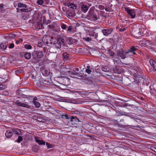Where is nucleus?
<instances>
[{"label": "nucleus", "instance_id": "1", "mask_svg": "<svg viewBox=\"0 0 156 156\" xmlns=\"http://www.w3.org/2000/svg\"><path fill=\"white\" fill-rule=\"evenodd\" d=\"M95 7L94 6L91 7L88 13L87 16L89 17L91 20L95 21L99 18L97 17L96 12V10H95Z\"/></svg>", "mask_w": 156, "mask_h": 156}, {"label": "nucleus", "instance_id": "2", "mask_svg": "<svg viewBox=\"0 0 156 156\" xmlns=\"http://www.w3.org/2000/svg\"><path fill=\"white\" fill-rule=\"evenodd\" d=\"M64 40L62 37H60L55 41H53V43L51 46L57 49H59L61 48V45L64 43Z\"/></svg>", "mask_w": 156, "mask_h": 156}, {"label": "nucleus", "instance_id": "3", "mask_svg": "<svg viewBox=\"0 0 156 156\" xmlns=\"http://www.w3.org/2000/svg\"><path fill=\"white\" fill-rule=\"evenodd\" d=\"M125 11L126 12L129 16L130 17L131 19L135 18L136 15V11L133 9H131L128 7L124 8Z\"/></svg>", "mask_w": 156, "mask_h": 156}, {"label": "nucleus", "instance_id": "4", "mask_svg": "<svg viewBox=\"0 0 156 156\" xmlns=\"http://www.w3.org/2000/svg\"><path fill=\"white\" fill-rule=\"evenodd\" d=\"M43 41L44 44L48 46H51L54 41V37H46L45 39Z\"/></svg>", "mask_w": 156, "mask_h": 156}, {"label": "nucleus", "instance_id": "5", "mask_svg": "<svg viewBox=\"0 0 156 156\" xmlns=\"http://www.w3.org/2000/svg\"><path fill=\"white\" fill-rule=\"evenodd\" d=\"M129 53V52L126 51L123 49H121L117 52V55L122 59H124L126 58L127 54Z\"/></svg>", "mask_w": 156, "mask_h": 156}, {"label": "nucleus", "instance_id": "6", "mask_svg": "<svg viewBox=\"0 0 156 156\" xmlns=\"http://www.w3.org/2000/svg\"><path fill=\"white\" fill-rule=\"evenodd\" d=\"M148 30L144 26H141L139 29L140 35V36L147 35Z\"/></svg>", "mask_w": 156, "mask_h": 156}, {"label": "nucleus", "instance_id": "7", "mask_svg": "<svg viewBox=\"0 0 156 156\" xmlns=\"http://www.w3.org/2000/svg\"><path fill=\"white\" fill-rule=\"evenodd\" d=\"M113 70L115 73L120 74L123 72L124 69L122 66H115L113 68Z\"/></svg>", "mask_w": 156, "mask_h": 156}, {"label": "nucleus", "instance_id": "8", "mask_svg": "<svg viewBox=\"0 0 156 156\" xmlns=\"http://www.w3.org/2000/svg\"><path fill=\"white\" fill-rule=\"evenodd\" d=\"M112 30L113 29L112 28H110L107 29H104L102 30V32L104 35L108 36L112 33Z\"/></svg>", "mask_w": 156, "mask_h": 156}, {"label": "nucleus", "instance_id": "9", "mask_svg": "<svg viewBox=\"0 0 156 156\" xmlns=\"http://www.w3.org/2000/svg\"><path fill=\"white\" fill-rule=\"evenodd\" d=\"M41 82H42V83H44V86L46 85H49L51 83V79L50 78H45V79L41 78Z\"/></svg>", "mask_w": 156, "mask_h": 156}, {"label": "nucleus", "instance_id": "10", "mask_svg": "<svg viewBox=\"0 0 156 156\" xmlns=\"http://www.w3.org/2000/svg\"><path fill=\"white\" fill-rule=\"evenodd\" d=\"M150 65L153 68V70L155 72L156 71V62L153 59H150L149 61Z\"/></svg>", "mask_w": 156, "mask_h": 156}, {"label": "nucleus", "instance_id": "11", "mask_svg": "<svg viewBox=\"0 0 156 156\" xmlns=\"http://www.w3.org/2000/svg\"><path fill=\"white\" fill-rule=\"evenodd\" d=\"M89 8V7L85 4H82L80 7L81 10L83 13H86L87 12Z\"/></svg>", "mask_w": 156, "mask_h": 156}, {"label": "nucleus", "instance_id": "12", "mask_svg": "<svg viewBox=\"0 0 156 156\" xmlns=\"http://www.w3.org/2000/svg\"><path fill=\"white\" fill-rule=\"evenodd\" d=\"M137 50V47L133 46L131 47L129 51H128V52H129H129L132 53L133 55H136V54L135 52V51Z\"/></svg>", "mask_w": 156, "mask_h": 156}, {"label": "nucleus", "instance_id": "13", "mask_svg": "<svg viewBox=\"0 0 156 156\" xmlns=\"http://www.w3.org/2000/svg\"><path fill=\"white\" fill-rule=\"evenodd\" d=\"M35 141L39 145H44L45 144V142L42 140H40L39 139V137L36 136L35 137Z\"/></svg>", "mask_w": 156, "mask_h": 156}, {"label": "nucleus", "instance_id": "14", "mask_svg": "<svg viewBox=\"0 0 156 156\" xmlns=\"http://www.w3.org/2000/svg\"><path fill=\"white\" fill-rule=\"evenodd\" d=\"M42 83V82H41V79L40 81L37 82V87L41 89L44 88L45 87L44 85V83Z\"/></svg>", "mask_w": 156, "mask_h": 156}, {"label": "nucleus", "instance_id": "15", "mask_svg": "<svg viewBox=\"0 0 156 156\" xmlns=\"http://www.w3.org/2000/svg\"><path fill=\"white\" fill-rule=\"evenodd\" d=\"M13 134L12 129V130H7L5 133V136L7 138L11 137Z\"/></svg>", "mask_w": 156, "mask_h": 156}, {"label": "nucleus", "instance_id": "16", "mask_svg": "<svg viewBox=\"0 0 156 156\" xmlns=\"http://www.w3.org/2000/svg\"><path fill=\"white\" fill-rule=\"evenodd\" d=\"M89 35L90 36L94 37L95 38L97 39V38L98 37V34L95 33L94 30H92L90 32Z\"/></svg>", "mask_w": 156, "mask_h": 156}, {"label": "nucleus", "instance_id": "17", "mask_svg": "<svg viewBox=\"0 0 156 156\" xmlns=\"http://www.w3.org/2000/svg\"><path fill=\"white\" fill-rule=\"evenodd\" d=\"M12 129V132L16 135H20L21 134V132L19 130L15 129Z\"/></svg>", "mask_w": 156, "mask_h": 156}, {"label": "nucleus", "instance_id": "18", "mask_svg": "<svg viewBox=\"0 0 156 156\" xmlns=\"http://www.w3.org/2000/svg\"><path fill=\"white\" fill-rule=\"evenodd\" d=\"M32 10L31 8H25L23 9H20V11L22 12H30Z\"/></svg>", "mask_w": 156, "mask_h": 156}, {"label": "nucleus", "instance_id": "19", "mask_svg": "<svg viewBox=\"0 0 156 156\" xmlns=\"http://www.w3.org/2000/svg\"><path fill=\"white\" fill-rule=\"evenodd\" d=\"M36 54L38 58H42L43 55V54L42 51H36Z\"/></svg>", "mask_w": 156, "mask_h": 156}, {"label": "nucleus", "instance_id": "20", "mask_svg": "<svg viewBox=\"0 0 156 156\" xmlns=\"http://www.w3.org/2000/svg\"><path fill=\"white\" fill-rule=\"evenodd\" d=\"M0 47L2 49L5 50L7 48V44L6 43L3 42L1 44Z\"/></svg>", "mask_w": 156, "mask_h": 156}, {"label": "nucleus", "instance_id": "21", "mask_svg": "<svg viewBox=\"0 0 156 156\" xmlns=\"http://www.w3.org/2000/svg\"><path fill=\"white\" fill-rule=\"evenodd\" d=\"M68 6L70 8H71L73 9H76V5L74 4H73L71 3H69L68 4Z\"/></svg>", "mask_w": 156, "mask_h": 156}, {"label": "nucleus", "instance_id": "22", "mask_svg": "<svg viewBox=\"0 0 156 156\" xmlns=\"http://www.w3.org/2000/svg\"><path fill=\"white\" fill-rule=\"evenodd\" d=\"M17 6L19 8H27V5L21 3V2H19L18 3Z\"/></svg>", "mask_w": 156, "mask_h": 156}, {"label": "nucleus", "instance_id": "23", "mask_svg": "<svg viewBox=\"0 0 156 156\" xmlns=\"http://www.w3.org/2000/svg\"><path fill=\"white\" fill-rule=\"evenodd\" d=\"M25 58L26 59L29 60L31 57V54L30 52H27L25 54Z\"/></svg>", "mask_w": 156, "mask_h": 156}, {"label": "nucleus", "instance_id": "24", "mask_svg": "<svg viewBox=\"0 0 156 156\" xmlns=\"http://www.w3.org/2000/svg\"><path fill=\"white\" fill-rule=\"evenodd\" d=\"M72 73L73 75L79 77H83V74L81 73L75 72L74 73Z\"/></svg>", "mask_w": 156, "mask_h": 156}, {"label": "nucleus", "instance_id": "25", "mask_svg": "<svg viewBox=\"0 0 156 156\" xmlns=\"http://www.w3.org/2000/svg\"><path fill=\"white\" fill-rule=\"evenodd\" d=\"M145 44L147 47H152L153 46V44L150 41H146L145 43Z\"/></svg>", "mask_w": 156, "mask_h": 156}, {"label": "nucleus", "instance_id": "26", "mask_svg": "<svg viewBox=\"0 0 156 156\" xmlns=\"http://www.w3.org/2000/svg\"><path fill=\"white\" fill-rule=\"evenodd\" d=\"M21 16L22 19L23 20H26L28 18V16L26 14L21 13Z\"/></svg>", "mask_w": 156, "mask_h": 156}, {"label": "nucleus", "instance_id": "27", "mask_svg": "<svg viewBox=\"0 0 156 156\" xmlns=\"http://www.w3.org/2000/svg\"><path fill=\"white\" fill-rule=\"evenodd\" d=\"M63 59L65 60H67L69 58V55L66 53H64L63 54Z\"/></svg>", "mask_w": 156, "mask_h": 156}, {"label": "nucleus", "instance_id": "28", "mask_svg": "<svg viewBox=\"0 0 156 156\" xmlns=\"http://www.w3.org/2000/svg\"><path fill=\"white\" fill-rule=\"evenodd\" d=\"M72 26H69L67 28V33L68 34H70L72 33Z\"/></svg>", "mask_w": 156, "mask_h": 156}, {"label": "nucleus", "instance_id": "29", "mask_svg": "<svg viewBox=\"0 0 156 156\" xmlns=\"http://www.w3.org/2000/svg\"><path fill=\"white\" fill-rule=\"evenodd\" d=\"M133 32L134 33V34L135 36H136V37H140V33L139 31H138V30H133Z\"/></svg>", "mask_w": 156, "mask_h": 156}, {"label": "nucleus", "instance_id": "30", "mask_svg": "<svg viewBox=\"0 0 156 156\" xmlns=\"http://www.w3.org/2000/svg\"><path fill=\"white\" fill-rule=\"evenodd\" d=\"M44 73L45 76H47L49 75L50 73V70L48 69H46L44 71Z\"/></svg>", "mask_w": 156, "mask_h": 156}, {"label": "nucleus", "instance_id": "31", "mask_svg": "<svg viewBox=\"0 0 156 156\" xmlns=\"http://www.w3.org/2000/svg\"><path fill=\"white\" fill-rule=\"evenodd\" d=\"M20 106L26 108H29V105L26 103H23L21 102V104L20 105Z\"/></svg>", "mask_w": 156, "mask_h": 156}, {"label": "nucleus", "instance_id": "32", "mask_svg": "<svg viewBox=\"0 0 156 156\" xmlns=\"http://www.w3.org/2000/svg\"><path fill=\"white\" fill-rule=\"evenodd\" d=\"M33 103L34 104L35 107L37 108H39L40 106V104L37 101H33Z\"/></svg>", "mask_w": 156, "mask_h": 156}, {"label": "nucleus", "instance_id": "33", "mask_svg": "<svg viewBox=\"0 0 156 156\" xmlns=\"http://www.w3.org/2000/svg\"><path fill=\"white\" fill-rule=\"evenodd\" d=\"M6 87V86L4 84H0V90H2L5 89Z\"/></svg>", "mask_w": 156, "mask_h": 156}, {"label": "nucleus", "instance_id": "34", "mask_svg": "<svg viewBox=\"0 0 156 156\" xmlns=\"http://www.w3.org/2000/svg\"><path fill=\"white\" fill-rule=\"evenodd\" d=\"M30 100H32V99L30 98H26V99L24 100V101L26 103L28 104L31 102V101Z\"/></svg>", "mask_w": 156, "mask_h": 156}, {"label": "nucleus", "instance_id": "35", "mask_svg": "<svg viewBox=\"0 0 156 156\" xmlns=\"http://www.w3.org/2000/svg\"><path fill=\"white\" fill-rule=\"evenodd\" d=\"M23 140V138L21 136H19L18 139L16 140V141L18 143H20Z\"/></svg>", "mask_w": 156, "mask_h": 156}, {"label": "nucleus", "instance_id": "36", "mask_svg": "<svg viewBox=\"0 0 156 156\" xmlns=\"http://www.w3.org/2000/svg\"><path fill=\"white\" fill-rule=\"evenodd\" d=\"M61 28L63 30L66 29L67 27L66 25L62 23H61Z\"/></svg>", "mask_w": 156, "mask_h": 156}, {"label": "nucleus", "instance_id": "37", "mask_svg": "<svg viewBox=\"0 0 156 156\" xmlns=\"http://www.w3.org/2000/svg\"><path fill=\"white\" fill-rule=\"evenodd\" d=\"M44 44L41 42H39L37 45V46L38 47H40V48H43L44 45Z\"/></svg>", "mask_w": 156, "mask_h": 156}, {"label": "nucleus", "instance_id": "38", "mask_svg": "<svg viewBox=\"0 0 156 156\" xmlns=\"http://www.w3.org/2000/svg\"><path fill=\"white\" fill-rule=\"evenodd\" d=\"M24 47L27 49H30L32 48V46L31 45L28 44H26L24 45Z\"/></svg>", "mask_w": 156, "mask_h": 156}, {"label": "nucleus", "instance_id": "39", "mask_svg": "<svg viewBox=\"0 0 156 156\" xmlns=\"http://www.w3.org/2000/svg\"><path fill=\"white\" fill-rule=\"evenodd\" d=\"M23 69H18V70L16 71L15 73L16 74H18L20 73L23 72Z\"/></svg>", "mask_w": 156, "mask_h": 156}, {"label": "nucleus", "instance_id": "40", "mask_svg": "<svg viewBox=\"0 0 156 156\" xmlns=\"http://www.w3.org/2000/svg\"><path fill=\"white\" fill-rule=\"evenodd\" d=\"M37 2L38 4L41 5L44 3V1L43 0H38Z\"/></svg>", "mask_w": 156, "mask_h": 156}, {"label": "nucleus", "instance_id": "41", "mask_svg": "<svg viewBox=\"0 0 156 156\" xmlns=\"http://www.w3.org/2000/svg\"><path fill=\"white\" fill-rule=\"evenodd\" d=\"M8 47L9 48H12L14 47V44L13 43H12L9 44L8 46Z\"/></svg>", "mask_w": 156, "mask_h": 156}, {"label": "nucleus", "instance_id": "42", "mask_svg": "<svg viewBox=\"0 0 156 156\" xmlns=\"http://www.w3.org/2000/svg\"><path fill=\"white\" fill-rule=\"evenodd\" d=\"M83 39L86 41H91L92 40L91 38L87 37V38H83Z\"/></svg>", "mask_w": 156, "mask_h": 156}, {"label": "nucleus", "instance_id": "43", "mask_svg": "<svg viewBox=\"0 0 156 156\" xmlns=\"http://www.w3.org/2000/svg\"><path fill=\"white\" fill-rule=\"evenodd\" d=\"M98 8L101 10H103L105 9L104 6L102 5H99Z\"/></svg>", "mask_w": 156, "mask_h": 156}, {"label": "nucleus", "instance_id": "44", "mask_svg": "<svg viewBox=\"0 0 156 156\" xmlns=\"http://www.w3.org/2000/svg\"><path fill=\"white\" fill-rule=\"evenodd\" d=\"M109 55L111 56H113L115 55L114 53L112 51H109Z\"/></svg>", "mask_w": 156, "mask_h": 156}, {"label": "nucleus", "instance_id": "45", "mask_svg": "<svg viewBox=\"0 0 156 156\" xmlns=\"http://www.w3.org/2000/svg\"><path fill=\"white\" fill-rule=\"evenodd\" d=\"M15 104H17L18 106H20V105L21 104V102H20L19 100H17L15 102Z\"/></svg>", "mask_w": 156, "mask_h": 156}, {"label": "nucleus", "instance_id": "46", "mask_svg": "<svg viewBox=\"0 0 156 156\" xmlns=\"http://www.w3.org/2000/svg\"><path fill=\"white\" fill-rule=\"evenodd\" d=\"M46 145L47 146V147H48V148H51V145L50 144L46 143Z\"/></svg>", "mask_w": 156, "mask_h": 156}, {"label": "nucleus", "instance_id": "47", "mask_svg": "<svg viewBox=\"0 0 156 156\" xmlns=\"http://www.w3.org/2000/svg\"><path fill=\"white\" fill-rule=\"evenodd\" d=\"M85 71L88 74H90L91 72V70L90 69H86Z\"/></svg>", "mask_w": 156, "mask_h": 156}, {"label": "nucleus", "instance_id": "48", "mask_svg": "<svg viewBox=\"0 0 156 156\" xmlns=\"http://www.w3.org/2000/svg\"><path fill=\"white\" fill-rule=\"evenodd\" d=\"M126 28H120L119 30L120 31H123L126 30Z\"/></svg>", "mask_w": 156, "mask_h": 156}, {"label": "nucleus", "instance_id": "49", "mask_svg": "<svg viewBox=\"0 0 156 156\" xmlns=\"http://www.w3.org/2000/svg\"><path fill=\"white\" fill-rule=\"evenodd\" d=\"M3 5L2 4H0V10H2L3 7Z\"/></svg>", "mask_w": 156, "mask_h": 156}, {"label": "nucleus", "instance_id": "50", "mask_svg": "<svg viewBox=\"0 0 156 156\" xmlns=\"http://www.w3.org/2000/svg\"><path fill=\"white\" fill-rule=\"evenodd\" d=\"M39 26H41V27H40L39 28L42 29L43 27V24L42 23H39Z\"/></svg>", "mask_w": 156, "mask_h": 156}, {"label": "nucleus", "instance_id": "51", "mask_svg": "<svg viewBox=\"0 0 156 156\" xmlns=\"http://www.w3.org/2000/svg\"><path fill=\"white\" fill-rule=\"evenodd\" d=\"M64 118L66 119H68L69 118V117L67 115H64Z\"/></svg>", "mask_w": 156, "mask_h": 156}, {"label": "nucleus", "instance_id": "52", "mask_svg": "<svg viewBox=\"0 0 156 156\" xmlns=\"http://www.w3.org/2000/svg\"><path fill=\"white\" fill-rule=\"evenodd\" d=\"M62 10H63V11L64 12H65L66 11V8L65 7H62Z\"/></svg>", "mask_w": 156, "mask_h": 156}, {"label": "nucleus", "instance_id": "53", "mask_svg": "<svg viewBox=\"0 0 156 156\" xmlns=\"http://www.w3.org/2000/svg\"><path fill=\"white\" fill-rule=\"evenodd\" d=\"M74 119V118L73 116H71V121H73V120Z\"/></svg>", "mask_w": 156, "mask_h": 156}, {"label": "nucleus", "instance_id": "54", "mask_svg": "<svg viewBox=\"0 0 156 156\" xmlns=\"http://www.w3.org/2000/svg\"><path fill=\"white\" fill-rule=\"evenodd\" d=\"M16 10H17V12H19L20 11V9L18 8H16Z\"/></svg>", "mask_w": 156, "mask_h": 156}, {"label": "nucleus", "instance_id": "55", "mask_svg": "<svg viewBox=\"0 0 156 156\" xmlns=\"http://www.w3.org/2000/svg\"><path fill=\"white\" fill-rule=\"evenodd\" d=\"M23 39H22V38H20V39H19V41H21V42H23Z\"/></svg>", "mask_w": 156, "mask_h": 156}, {"label": "nucleus", "instance_id": "56", "mask_svg": "<svg viewBox=\"0 0 156 156\" xmlns=\"http://www.w3.org/2000/svg\"><path fill=\"white\" fill-rule=\"evenodd\" d=\"M48 26L50 29H51L52 28V27L51 25H48Z\"/></svg>", "mask_w": 156, "mask_h": 156}, {"label": "nucleus", "instance_id": "57", "mask_svg": "<svg viewBox=\"0 0 156 156\" xmlns=\"http://www.w3.org/2000/svg\"><path fill=\"white\" fill-rule=\"evenodd\" d=\"M19 43V41H18V40L16 41V43L17 44H18Z\"/></svg>", "mask_w": 156, "mask_h": 156}, {"label": "nucleus", "instance_id": "58", "mask_svg": "<svg viewBox=\"0 0 156 156\" xmlns=\"http://www.w3.org/2000/svg\"><path fill=\"white\" fill-rule=\"evenodd\" d=\"M90 68V67L89 66H87V69H89Z\"/></svg>", "mask_w": 156, "mask_h": 156}, {"label": "nucleus", "instance_id": "59", "mask_svg": "<svg viewBox=\"0 0 156 156\" xmlns=\"http://www.w3.org/2000/svg\"><path fill=\"white\" fill-rule=\"evenodd\" d=\"M76 70L77 71H78L79 70V69L78 68H76Z\"/></svg>", "mask_w": 156, "mask_h": 156}, {"label": "nucleus", "instance_id": "60", "mask_svg": "<svg viewBox=\"0 0 156 156\" xmlns=\"http://www.w3.org/2000/svg\"><path fill=\"white\" fill-rule=\"evenodd\" d=\"M121 64H122V65L125 64V63H122Z\"/></svg>", "mask_w": 156, "mask_h": 156}, {"label": "nucleus", "instance_id": "61", "mask_svg": "<svg viewBox=\"0 0 156 156\" xmlns=\"http://www.w3.org/2000/svg\"><path fill=\"white\" fill-rule=\"evenodd\" d=\"M38 151V149H37L35 151L37 152Z\"/></svg>", "mask_w": 156, "mask_h": 156}, {"label": "nucleus", "instance_id": "62", "mask_svg": "<svg viewBox=\"0 0 156 156\" xmlns=\"http://www.w3.org/2000/svg\"><path fill=\"white\" fill-rule=\"evenodd\" d=\"M141 99H143V97H141Z\"/></svg>", "mask_w": 156, "mask_h": 156}, {"label": "nucleus", "instance_id": "63", "mask_svg": "<svg viewBox=\"0 0 156 156\" xmlns=\"http://www.w3.org/2000/svg\"><path fill=\"white\" fill-rule=\"evenodd\" d=\"M105 10L106 11H107V10H106V9H105Z\"/></svg>", "mask_w": 156, "mask_h": 156}]
</instances>
